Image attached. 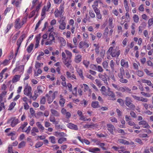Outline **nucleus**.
Segmentation results:
<instances>
[{"mask_svg": "<svg viewBox=\"0 0 153 153\" xmlns=\"http://www.w3.org/2000/svg\"><path fill=\"white\" fill-rule=\"evenodd\" d=\"M67 126L70 128L75 130H78V129L77 126L76 125L73 124L72 123H69L68 124Z\"/></svg>", "mask_w": 153, "mask_h": 153, "instance_id": "obj_15", "label": "nucleus"}, {"mask_svg": "<svg viewBox=\"0 0 153 153\" xmlns=\"http://www.w3.org/2000/svg\"><path fill=\"white\" fill-rule=\"evenodd\" d=\"M64 19H62V20H60L59 22L60 25L59 28L61 30H64L65 28L66 24L64 21Z\"/></svg>", "mask_w": 153, "mask_h": 153, "instance_id": "obj_11", "label": "nucleus"}, {"mask_svg": "<svg viewBox=\"0 0 153 153\" xmlns=\"http://www.w3.org/2000/svg\"><path fill=\"white\" fill-rule=\"evenodd\" d=\"M24 109L26 110L28 109L29 108V106L27 102H25L24 103Z\"/></svg>", "mask_w": 153, "mask_h": 153, "instance_id": "obj_64", "label": "nucleus"}, {"mask_svg": "<svg viewBox=\"0 0 153 153\" xmlns=\"http://www.w3.org/2000/svg\"><path fill=\"white\" fill-rule=\"evenodd\" d=\"M131 96L135 100H136L138 101H141L144 102H147L148 101V99L144 98L141 96L139 97L134 95H132Z\"/></svg>", "mask_w": 153, "mask_h": 153, "instance_id": "obj_7", "label": "nucleus"}, {"mask_svg": "<svg viewBox=\"0 0 153 153\" xmlns=\"http://www.w3.org/2000/svg\"><path fill=\"white\" fill-rule=\"evenodd\" d=\"M121 65L123 67L127 68L128 67V62L126 61L124 59H122L121 61Z\"/></svg>", "mask_w": 153, "mask_h": 153, "instance_id": "obj_17", "label": "nucleus"}, {"mask_svg": "<svg viewBox=\"0 0 153 153\" xmlns=\"http://www.w3.org/2000/svg\"><path fill=\"white\" fill-rule=\"evenodd\" d=\"M99 77L102 81L104 82L105 83L107 82V79L106 76L101 74H98Z\"/></svg>", "mask_w": 153, "mask_h": 153, "instance_id": "obj_19", "label": "nucleus"}, {"mask_svg": "<svg viewBox=\"0 0 153 153\" xmlns=\"http://www.w3.org/2000/svg\"><path fill=\"white\" fill-rule=\"evenodd\" d=\"M138 124L139 125H143V128H149L150 127L147 122L145 120H142L139 122Z\"/></svg>", "mask_w": 153, "mask_h": 153, "instance_id": "obj_16", "label": "nucleus"}, {"mask_svg": "<svg viewBox=\"0 0 153 153\" xmlns=\"http://www.w3.org/2000/svg\"><path fill=\"white\" fill-rule=\"evenodd\" d=\"M53 34H55V33L52 32H51L50 33L49 36V39H48V40H51L53 41L54 42H55V38L54 37Z\"/></svg>", "mask_w": 153, "mask_h": 153, "instance_id": "obj_27", "label": "nucleus"}, {"mask_svg": "<svg viewBox=\"0 0 153 153\" xmlns=\"http://www.w3.org/2000/svg\"><path fill=\"white\" fill-rule=\"evenodd\" d=\"M102 65L103 68L105 69L106 71H108L109 72L110 71V70L108 69V64L107 61H104L102 63Z\"/></svg>", "mask_w": 153, "mask_h": 153, "instance_id": "obj_23", "label": "nucleus"}, {"mask_svg": "<svg viewBox=\"0 0 153 153\" xmlns=\"http://www.w3.org/2000/svg\"><path fill=\"white\" fill-rule=\"evenodd\" d=\"M93 9L96 14L100 13V10L97 7H95L93 8Z\"/></svg>", "mask_w": 153, "mask_h": 153, "instance_id": "obj_63", "label": "nucleus"}, {"mask_svg": "<svg viewBox=\"0 0 153 153\" xmlns=\"http://www.w3.org/2000/svg\"><path fill=\"white\" fill-rule=\"evenodd\" d=\"M32 89L30 86L28 85V84L25 86L24 91V94L29 97L30 98L32 97V93H31Z\"/></svg>", "mask_w": 153, "mask_h": 153, "instance_id": "obj_2", "label": "nucleus"}, {"mask_svg": "<svg viewBox=\"0 0 153 153\" xmlns=\"http://www.w3.org/2000/svg\"><path fill=\"white\" fill-rule=\"evenodd\" d=\"M124 4L126 11L128 12L129 11V8L128 5V2L127 0H124Z\"/></svg>", "mask_w": 153, "mask_h": 153, "instance_id": "obj_32", "label": "nucleus"}, {"mask_svg": "<svg viewBox=\"0 0 153 153\" xmlns=\"http://www.w3.org/2000/svg\"><path fill=\"white\" fill-rule=\"evenodd\" d=\"M51 112L52 114V115L56 117H59L60 115L59 113L57 111L53 109H51Z\"/></svg>", "mask_w": 153, "mask_h": 153, "instance_id": "obj_18", "label": "nucleus"}, {"mask_svg": "<svg viewBox=\"0 0 153 153\" xmlns=\"http://www.w3.org/2000/svg\"><path fill=\"white\" fill-rule=\"evenodd\" d=\"M149 25V26H151L153 24V18L149 19L148 21Z\"/></svg>", "mask_w": 153, "mask_h": 153, "instance_id": "obj_61", "label": "nucleus"}, {"mask_svg": "<svg viewBox=\"0 0 153 153\" xmlns=\"http://www.w3.org/2000/svg\"><path fill=\"white\" fill-rule=\"evenodd\" d=\"M105 95H108L111 97L110 100H116L115 97V95L114 93L112 91H110L109 90L106 93V94Z\"/></svg>", "mask_w": 153, "mask_h": 153, "instance_id": "obj_9", "label": "nucleus"}, {"mask_svg": "<svg viewBox=\"0 0 153 153\" xmlns=\"http://www.w3.org/2000/svg\"><path fill=\"white\" fill-rule=\"evenodd\" d=\"M117 102L120 103L121 106H123L124 105V102L123 99H117Z\"/></svg>", "mask_w": 153, "mask_h": 153, "instance_id": "obj_48", "label": "nucleus"}, {"mask_svg": "<svg viewBox=\"0 0 153 153\" xmlns=\"http://www.w3.org/2000/svg\"><path fill=\"white\" fill-rule=\"evenodd\" d=\"M88 150L89 152L94 153H97V151H100V149L98 148H90L88 149Z\"/></svg>", "mask_w": 153, "mask_h": 153, "instance_id": "obj_26", "label": "nucleus"}, {"mask_svg": "<svg viewBox=\"0 0 153 153\" xmlns=\"http://www.w3.org/2000/svg\"><path fill=\"white\" fill-rule=\"evenodd\" d=\"M65 51L66 54L68 56V57L67 58H68L70 59H71V57L72 56V54L71 52L67 50H65Z\"/></svg>", "mask_w": 153, "mask_h": 153, "instance_id": "obj_40", "label": "nucleus"}, {"mask_svg": "<svg viewBox=\"0 0 153 153\" xmlns=\"http://www.w3.org/2000/svg\"><path fill=\"white\" fill-rule=\"evenodd\" d=\"M43 144L42 142H39L36 143L35 145V147L36 148H38L42 146Z\"/></svg>", "mask_w": 153, "mask_h": 153, "instance_id": "obj_57", "label": "nucleus"}, {"mask_svg": "<svg viewBox=\"0 0 153 153\" xmlns=\"http://www.w3.org/2000/svg\"><path fill=\"white\" fill-rule=\"evenodd\" d=\"M93 45L95 47V51L96 53H99L100 52L99 48H100V46L98 44H94Z\"/></svg>", "mask_w": 153, "mask_h": 153, "instance_id": "obj_37", "label": "nucleus"}, {"mask_svg": "<svg viewBox=\"0 0 153 153\" xmlns=\"http://www.w3.org/2000/svg\"><path fill=\"white\" fill-rule=\"evenodd\" d=\"M90 68L93 69V70H96L97 69V66L93 64H91L90 65Z\"/></svg>", "mask_w": 153, "mask_h": 153, "instance_id": "obj_60", "label": "nucleus"}, {"mask_svg": "<svg viewBox=\"0 0 153 153\" xmlns=\"http://www.w3.org/2000/svg\"><path fill=\"white\" fill-rule=\"evenodd\" d=\"M49 139L51 141V142L53 144L56 143L55 137L54 136H51L49 137Z\"/></svg>", "mask_w": 153, "mask_h": 153, "instance_id": "obj_43", "label": "nucleus"}, {"mask_svg": "<svg viewBox=\"0 0 153 153\" xmlns=\"http://www.w3.org/2000/svg\"><path fill=\"white\" fill-rule=\"evenodd\" d=\"M82 56L80 54L78 55L75 56V61L76 63H79L81 61Z\"/></svg>", "mask_w": 153, "mask_h": 153, "instance_id": "obj_22", "label": "nucleus"}, {"mask_svg": "<svg viewBox=\"0 0 153 153\" xmlns=\"http://www.w3.org/2000/svg\"><path fill=\"white\" fill-rule=\"evenodd\" d=\"M62 60L64 64L66 65L67 68H69V66L71 65V59H70L68 58H66L63 59Z\"/></svg>", "mask_w": 153, "mask_h": 153, "instance_id": "obj_10", "label": "nucleus"}, {"mask_svg": "<svg viewBox=\"0 0 153 153\" xmlns=\"http://www.w3.org/2000/svg\"><path fill=\"white\" fill-rule=\"evenodd\" d=\"M49 120L51 122H53L54 124H58V122L56 121L54 116L51 115L49 117Z\"/></svg>", "mask_w": 153, "mask_h": 153, "instance_id": "obj_24", "label": "nucleus"}, {"mask_svg": "<svg viewBox=\"0 0 153 153\" xmlns=\"http://www.w3.org/2000/svg\"><path fill=\"white\" fill-rule=\"evenodd\" d=\"M66 74L68 78L76 79V76L74 74H71L68 71H67Z\"/></svg>", "mask_w": 153, "mask_h": 153, "instance_id": "obj_20", "label": "nucleus"}, {"mask_svg": "<svg viewBox=\"0 0 153 153\" xmlns=\"http://www.w3.org/2000/svg\"><path fill=\"white\" fill-rule=\"evenodd\" d=\"M36 125L39 128L41 129V131H43L44 129V127L39 122H37L36 123Z\"/></svg>", "mask_w": 153, "mask_h": 153, "instance_id": "obj_36", "label": "nucleus"}, {"mask_svg": "<svg viewBox=\"0 0 153 153\" xmlns=\"http://www.w3.org/2000/svg\"><path fill=\"white\" fill-rule=\"evenodd\" d=\"M95 126V124L94 123H92L91 124H86L85 126H84L83 127L85 128H93Z\"/></svg>", "mask_w": 153, "mask_h": 153, "instance_id": "obj_31", "label": "nucleus"}, {"mask_svg": "<svg viewBox=\"0 0 153 153\" xmlns=\"http://www.w3.org/2000/svg\"><path fill=\"white\" fill-rule=\"evenodd\" d=\"M136 73L140 77H141L143 75V72L142 71L138 70Z\"/></svg>", "mask_w": 153, "mask_h": 153, "instance_id": "obj_53", "label": "nucleus"}, {"mask_svg": "<svg viewBox=\"0 0 153 153\" xmlns=\"http://www.w3.org/2000/svg\"><path fill=\"white\" fill-rule=\"evenodd\" d=\"M20 76L19 75H16L13 78L12 82L13 83L16 82L20 79Z\"/></svg>", "mask_w": 153, "mask_h": 153, "instance_id": "obj_21", "label": "nucleus"}, {"mask_svg": "<svg viewBox=\"0 0 153 153\" xmlns=\"http://www.w3.org/2000/svg\"><path fill=\"white\" fill-rule=\"evenodd\" d=\"M43 91L42 90V88L41 86H38L37 87V89L34 91V94L36 95L39 96L40 94L42 93Z\"/></svg>", "mask_w": 153, "mask_h": 153, "instance_id": "obj_12", "label": "nucleus"}, {"mask_svg": "<svg viewBox=\"0 0 153 153\" xmlns=\"http://www.w3.org/2000/svg\"><path fill=\"white\" fill-rule=\"evenodd\" d=\"M107 128L108 131L112 134H114V131L116 130L115 128L114 125L111 123L107 124Z\"/></svg>", "mask_w": 153, "mask_h": 153, "instance_id": "obj_6", "label": "nucleus"}, {"mask_svg": "<svg viewBox=\"0 0 153 153\" xmlns=\"http://www.w3.org/2000/svg\"><path fill=\"white\" fill-rule=\"evenodd\" d=\"M34 45L33 43H31L30 45L27 48V50L28 53H30L31 52L33 49Z\"/></svg>", "mask_w": 153, "mask_h": 153, "instance_id": "obj_35", "label": "nucleus"}, {"mask_svg": "<svg viewBox=\"0 0 153 153\" xmlns=\"http://www.w3.org/2000/svg\"><path fill=\"white\" fill-rule=\"evenodd\" d=\"M77 71L80 76V77L83 79H84V77L83 75L82 71L80 69L78 68L77 70Z\"/></svg>", "mask_w": 153, "mask_h": 153, "instance_id": "obj_29", "label": "nucleus"}, {"mask_svg": "<svg viewBox=\"0 0 153 153\" xmlns=\"http://www.w3.org/2000/svg\"><path fill=\"white\" fill-rule=\"evenodd\" d=\"M95 81L96 84L97 85V86L99 87H100V86L102 85V84H101V82L98 79H96L95 80Z\"/></svg>", "mask_w": 153, "mask_h": 153, "instance_id": "obj_56", "label": "nucleus"}, {"mask_svg": "<svg viewBox=\"0 0 153 153\" xmlns=\"http://www.w3.org/2000/svg\"><path fill=\"white\" fill-rule=\"evenodd\" d=\"M83 63L86 68H88L90 64L89 61L85 60H84L83 61Z\"/></svg>", "mask_w": 153, "mask_h": 153, "instance_id": "obj_42", "label": "nucleus"}, {"mask_svg": "<svg viewBox=\"0 0 153 153\" xmlns=\"http://www.w3.org/2000/svg\"><path fill=\"white\" fill-rule=\"evenodd\" d=\"M110 120L112 122H115L117 123V120L116 118L114 117H112L110 118Z\"/></svg>", "mask_w": 153, "mask_h": 153, "instance_id": "obj_59", "label": "nucleus"}, {"mask_svg": "<svg viewBox=\"0 0 153 153\" xmlns=\"http://www.w3.org/2000/svg\"><path fill=\"white\" fill-rule=\"evenodd\" d=\"M65 102V100L63 98L60 99L59 101L60 105L62 106H63Z\"/></svg>", "mask_w": 153, "mask_h": 153, "instance_id": "obj_50", "label": "nucleus"}, {"mask_svg": "<svg viewBox=\"0 0 153 153\" xmlns=\"http://www.w3.org/2000/svg\"><path fill=\"white\" fill-rule=\"evenodd\" d=\"M141 94L143 96H145L146 97H150L151 96V95L149 93H145L144 92H141Z\"/></svg>", "mask_w": 153, "mask_h": 153, "instance_id": "obj_55", "label": "nucleus"}, {"mask_svg": "<svg viewBox=\"0 0 153 153\" xmlns=\"http://www.w3.org/2000/svg\"><path fill=\"white\" fill-rule=\"evenodd\" d=\"M124 74V72H120V73H118V76L120 78L119 81L120 82L123 83H126L128 82V80L126 79H124L123 78V76Z\"/></svg>", "mask_w": 153, "mask_h": 153, "instance_id": "obj_5", "label": "nucleus"}, {"mask_svg": "<svg viewBox=\"0 0 153 153\" xmlns=\"http://www.w3.org/2000/svg\"><path fill=\"white\" fill-rule=\"evenodd\" d=\"M109 65L110 68H111L112 71H113L114 70L115 63L113 60H111V61L109 64Z\"/></svg>", "mask_w": 153, "mask_h": 153, "instance_id": "obj_33", "label": "nucleus"}, {"mask_svg": "<svg viewBox=\"0 0 153 153\" xmlns=\"http://www.w3.org/2000/svg\"><path fill=\"white\" fill-rule=\"evenodd\" d=\"M11 122V126L13 127L19 123V120L18 119L15 118H13L9 120L8 123Z\"/></svg>", "mask_w": 153, "mask_h": 153, "instance_id": "obj_8", "label": "nucleus"}, {"mask_svg": "<svg viewBox=\"0 0 153 153\" xmlns=\"http://www.w3.org/2000/svg\"><path fill=\"white\" fill-rule=\"evenodd\" d=\"M16 105V103L14 102H13L11 103L10 105L9 108L8 109V110H11L14 108Z\"/></svg>", "mask_w": 153, "mask_h": 153, "instance_id": "obj_39", "label": "nucleus"}, {"mask_svg": "<svg viewBox=\"0 0 153 153\" xmlns=\"http://www.w3.org/2000/svg\"><path fill=\"white\" fill-rule=\"evenodd\" d=\"M91 106L94 108H97L100 107L99 106V103L97 101L93 102L91 104Z\"/></svg>", "mask_w": 153, "mask_h": 153, "instance_id": "obj_28", "label": "nucleus"}, {"mask_svg": "<svg viewBox=\"0 0 153 153\" xmlns=\"http://www.w3.org/2000/svg\"><path fill=\"white\" fill-rule=\"evenodd\" d=\"M67 139L65 137H62L59 138L58 140V142L59 144L62 143L63 142L66 141Z\"/></svg>", "mask_w": 153, "mask_h": 153, "instance_id": "obj_41", "label": "nucleus"}, {"mask_svg": "<svg viewBox=\"0 0 153 153\" xmlns=\"http://www.w3.org/2000/svg\"><path fill=\"white\" fill-rule=\"evenodd\" d=\"M26 143L25 142L23 141L21 142L18 145V148H23L25 147V145Z\"/></svg>", "mask_w": 153, "mask_h": 153, "instance_id": "obj_44", "label": "nucleus"}, {"mask_svg": "<svg viewBox=\"0 0 153 153\" xmlns=\"http://www.w3.org/2000/svg\"><path fill=\"white\" fill-rule=\"evenodd\" d=\"M132 102L131 98L129 97H126L125 103L126 105L130 109H134L135 108V106L132 103Z\"/></svg>", "mask_w": 153, "mask_h": 153, "instance_id": "obj_1", "label": "nucleus"}, {"mask_svg": "<svg viewBox=\"0 0 153 153\" xmlns=\"http://www.w3.org/2000/svg\"><path fill=\"white\" fill-rule=\"evenodd\" d=\"M83 85L84 86V92H86L87 91H88L89 92L91 93V90L89 88L88 86L85 84H83Z\"/></svg>", "mask_w": 153, "mask_h": 153, "instance_id": "obj_34", "label": "nucleus"}, {"mask_svg": "<svg viewBox=\"0 0 153 153\" xmlns=\"http://www.w3.org/2000/svg\"><path fill=\"white\" fill-rule=\"evenodd\" d=\"M109 77L113 81H115V79L113 73H111L110 71L109 73Z\"/></svg>", "mask_w": 153, "mask_h": 153, "instance_id": "obj_52", "label": "nucleus"}, {"mask_svg": "<svg viewBox=\"0 0 153 153\" xmlns=\"http://www.w3.org/2000/svg\"><path fill=\"white\" fill-rule=\"evenodd\" d=\"M84 46L86 48H88L89 46V44L88 43V42L86 40L84 42L81 41L79 43V47L80 48H82Z\"/></svg>", "mask_w": 153, "mask_h": 153, "instance_id": "obj_14", "label": "nucleus"}, {"mask_svg": "<svg viewBox=\"0 0 153 153\" xmlns=\"http://www.w3.org/2000/svg\"><path fill=\"white\" fill-rule=\"evenodd\" d=\"M22 42V40H21L20 39H18L17 41L16 44L18 46L17 48V51H18L19 48L21 46V44Z\"/></svg>", "mask_w": 153, "mask_h": 153, "instance_id": "obj_38", "label": "nucleus"}, {"mask_svg": "<svg viewBox=\"0 0 153 153\" xmlns=\"http://www.w3.org/2000/svg\"><path fill=\"white\" fill-rule=\"evenodd\" d=\"M15 27L16 29H20L23 25V21L21 22L20 19L18 18L16 19L15 22Z\"/></svg>", "mask_w": 153, "mask_h": 153, "instance_id": "obj_4", "label": "nucleus"}, {"mask_svg": "<svg viewBox=\"0 0 153 153\" xmlns=\"http://www.w3.org/2000/svg\"><path fill=\"white\" fill-rule=\"evenodd\" d=\"M118 48L116 47L115 49H113L112 52L110 53L111 55L113 57H118L120 53V50H118Z\"/></svg>", "mask_w": 153, "mask_h": 153, "instance_id": "obj_3", "label": "nucleus"}, {"mask_svg": "<svg viewBox=\"0 0 153 153\" xmlns=\"http://www.w3.org/2000/svg\"><path fill=\"white\" fill-rule=\"evenodd\" d=\"M89 14L91 18H93L95 17V14L92 10H89Z\"/></svg>", "mask_w": 153, "mask_h": 153, "instance_id": "obj_45", "label": "nucleus"}, {"mask_svg": "<svg viewBox=\"0 0 153 153\" xmlns=\"http://www.w3.org/2000/svg\"><path fill=\"white\" fill-rule=\"evenodd\" d=\"M108 91V90H106V88L104 86H102L100 89L101 93L102 94L104 95L106 94V93Z\"/></svg>", "mask_w": 153, "mask_h": 153, "instance_id": "obj_30", "label": "nucleus"}, {"mask_svg": "<svg viewBox=\"0 0 153 153\" xmlns=\"http://www.w3.org/2000/svg\"><path fill=\"white\" fill-rule=\"evenodd\" d=\"M118 141L120 143H121L125 145H129L130 144L129 142L122 139H119Z\"/></svg>", "mask_w": 153, "mask_h": 153, "instance_id": "obj_25", "label": "nucleus"}, {"mask_svg": "<svg viewBox=\"0 0 153 153\" xmlns=\"http://www.w3.org/2000/svg\"><path fill=\"white\" fill-rule=\"evenodd\" d=\"M60 42L62 46H65L66 44V41L63 38H62L60 39Z\"/></svg>", "mask_w": 153, "mask_h": 153, "instance_id": "obj_54", "label": "nucleus"}, {"mask_svg": "<svg viewBox=\"0 0 153 153\" xmlns=\"http://www.w3.org/2000/svg\"><path fill=\"white\" fill-rule=\"evenodd\" d=\"M43 65V63H39L36 62L35 65V67L37 69L42 66Z\"/></svg>", "mask_w": 153, "mask_h": 153, "instance_id": "obj_46", "label": "nucleus"}, {"mask_svg": "<svg viewBox=\"0 0 153 153\" xmlns=\"http://www.w3.org/2000/svg\"><path fill=\"white\" fill-rule=\"evenodd\" d=\"M46 102V99L45 97H43L42 98H41L40 100V103L42 104H45Z\"/></svg>", "mask_w": 153, "mask_h": 153, "instance_id": "obj_51", "label": "nucleus"}, {"mask_svg": "<svg viewBox=\"0 0 153 153\" xmlns=\"http://www.w3.org/2000/svg\"><path fill=\"white\" fill-rule=\"evenodd\" d=\"M62 13L61 12L59 11L58 9H56L54 12L55 17H60L62 18V19H65V18L62 16Z\"/></svg>", "mask_w": 153, "mask_h": 153, "instance_id": "obj_13", "label": "nucleus"}, {"mask_svg": "<svg viewBox=\"0 0 153 153\" xmlns=\"http://www.w3.org/2000/svg\"><path fill=\"white\" fill-rule=\"evenodd\" d=\"M118 91H121L122 92H124L125 91V87H119Z\"/></svg>", "mask_w": 153, "mask_h": 153, "instance_id": "obj_62", "label": "nucleus"}, {"mask_svg": "<svg viewBox=\"0 0 153 153\" xmlns=\"http://www.w3.org/2000/svg\"><path fill=\"white\" fill-rule=\"evenodd\" d=\"M28 124L27 122H25L24 123V124L22 125L20 127L22 129L23 132H24V128Z\"/></svg>", "mask_w": 153, "mask_h": 153, "instance_id": "obj_47", "label": "nucleus"}, {"mask_svg": "<svg viewBox=\"0 0 153 153\" xmlns=\"http://www.w3.org/2000/svg\"><path fill=\"white\" fill-rule=\"evenodd\" d=\"M133 19L134 21L136 23L138 22L139 21V18L138 16L137 15L135 14L134 15Z\"/></svg>", "mask_w": 153, "mask_h": 153, "instance_id": "obj_49", "label": "nucleus"}, {"mask_svg": "<svg viewBox=\"0 0 153 153\" xmlns=\"http://www.w3.org/2000/svg\"><path fill=\"white\" fill-rule=\"evenodd\" d=\"M96 71H97L99 72H101L103 71V70L101 66L100 65H98L97 67Z\"/></svg>", "mask_w": 153, "mask_h": 153, "instance_id": "obj_58", "label": "nucleus"}]
</instances>
